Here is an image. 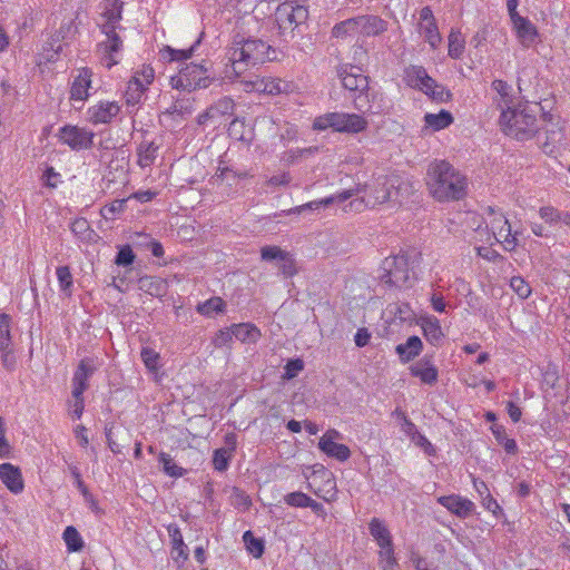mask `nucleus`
<instances>
[{
  "instance_id": "obj_64",
  "label": "nucleus",
  "mask_w": 570,
  "mask_h": 570,
  "mask_svg": "<svg viewBox=\"0 0 570 570\" xmlns=\"http://www.w3.org/2000/svg\"><path fill=\"white\" fill-rule=\"evenodd\" d=\"M68 470L73 478L75 487L81 492L82 497H88L89 490L81 479V473H80V470L78 469V466L75 464H69Z\"/></svg>"
},
{
  "instance_id": "obj_62",
  "label": "nucleus",
  "mask_w": 570,
  "mask_h": 570,
  "mask_svg": "<svg viewBox=\"0 0 570 570\" xmlns=\"http://www.w3.org/2000/svg\"><path fill=\"white\" fill-rule=\"evenodd\" d=\"M210 108L214 115H228L234 110V102L230 98L224 97L210 106Z\"/></svg>"
},
{
  "instance_id": "obj_25",
  "label": "nucleus",
  "mask_w": 570,
  "mask_h": 570,
  "mask_svg": "<svg viewBox=\"0 0 570 570\" xmlns=\"http://www.w3.org/2000/svg\"><path fill=\"white\" fill-rule=\"evenodd\" d=\"M0 480L13 493H20L23 490V481L20 470L11 463L0 464Z\"/></svg>"
},
{
  "instance_id": "obj_15",
  "label": "nucleus",
  "mask_w": 570,
  "mask_h": 570,
  "mask_svg": "<svg viewBox=\"0 0 570 570\" xmlns=\"http://www.w3.org/2000/svg\"><path fill=\"white\" fill-rule=\"evenodd\" d=\"M104 33L106 35V40L98 45V52L100 53L101 65L110 69L120 61L122 39L117 31Z\"/></svg>"
},
{
  "instance_id": "obj_33",
  "label": "nucleus",
  "mask_w": 570,
  "mask_h": 570,
  "mask_svg": "<svg viewBox=\"0 0 570 570\" xmlns=\"http://www.w3.org/2000/svg\"><path fill=\"white\" fill-rule=\"evenodd\" d=\"M492 89L499 95V98L495 99V105L498 109L503 111V109H508V107H512L515 104L510 95L511 86L501 79H495L492 82Z\"/></svg>"
},
{
  "instance_id": "obj_48",
  "label": "nucleus",
  "mask_w": 570,
  "mask_h": 570,
  "mask_svg": "<svg viewBox=\"0 0 570 570\" xmlns=\"http://www.w3.org/2000/svg\"><path fill=\"white\" fill-rule=\"evenodd\" d=\"M380 567L382 570H397L399 564L394 557L393 546L380 549Z\"/></svg>"
},
{
  "instance_id": "obj_22",
  "label": "nucleus",
  "mask_w": 570,
  "mask_h": 570,
  "mask_svg": "<svg viewBox=\"0 0 570 570\" xmlns=\"http://www.w3.org/2000/svg\"><path fill=\"white\" fill-rule=\"evenodd\" d=\"M410 373L414 377H419L422 383L433 385L439 377V371L434 366L431 357L424 356L420 361L410 366Z\"/></svg>"
},
{
  "instance_id": "obj_13",
  "label": "nucleus",
  "mask_w": 570,
  "mask_h": 570,
  "mask_svg": "<svg viewBox=\"0 0 570 570\" xmlns=\"http://www.w3.org/2000/svg\"><path fill=\"white\" fill-rule=\"evenodd\" d=\"M337 77L342 86L350 91L351 98L354 95L362 94L370 85L368 77L365 76L358 67L352 65H342L337 68Z\"/></svg>"
},
{
  "instance_id": "obj_53",
  "label": "nucleus",
  "mask_w": 570,
  "mask_h": 570,
  "mask_svg": "<svg viewBox=\"0 0 570 570\" xmlns=\"http://www.w3.org/2000/svg\"><path fill=\"white\" fill-rule=\"evenodd\" d=\"M562 214L563 210H559L552 206H543L539 209V216L551 226L560 224Z\"/></svg>"
},
{
  "instance_id": "obj_61",
  "label": "nucleus",
  "mask_w": 570,
  "mask_h": 570,
  "mask_svg": "<svg viewBox=\"0 0 570 570\" xmlns=\"http://www.w3.org/2000/svg\"><path fill=\"white\" fill-rule=\"evenodd\" d=\"M154 78L155 71L150 66H142V68L132 76V79H137L146 88L154 81Z\"/></svg>"
},
{
  "instance_id": "obj_60",
  "label": "nucleus",
  "mask_w": 570,
  "mask_h": 570,
  "mask_svg": "<svg viewBox=\"0 0 570 570\" xmlns=\"http://www.w3.org/2000/svg\"><path fill=\"white\" fill-rule=\"evenodd\" d=\"M278 268L286 277L293 276L296 273L295 261L289 253L286 252L284 257L279 259Z\"/></svg>"
},
{
  "instance_id": "obj_18",
  "label": "nucleus",
  "mask_w": 570,
  "mask_h": 570,
  "mask_svg": "<svg viewBox=\"0 0 570 570\" xmlns=\"http://www.w3.org/2000/svg\"><path fill=\"white\" fill-rule=\"evenodd\" d=\"M101 6V17L104 19V21L100 23L101 31H116L118 28H120L119 22L122 19L124 2L121 0H104Z\"/></svg>"
},
{
  "instance_id": "obj_10",
  "label": "nucleus",
  "mask_w": 570,
  "mask_h": 570,
  "mask_svg": "<svg viewBox=\"0 0 570 570\" xmlns=\"http://www.w3.org/2000/svg\"><path fill=\"white\" fill-rule=\"evenodd\" d=\"M353 106L362 115L386 114L391 108V104L384 95L379 90L371 88L370 85L362 94L353 96Z\"/></svg>"
},
{
  "instance_id": "obj_17",
  "label": "nucleus",
  "mask_w": 570,
  "mask_h": 570,
  "mask_svg": "<svg viewBox=\"0 0 570 570\" xmlns=\"http://www.w3.org/2000/svg\"><path fill=\"white\" fill-rule=\"evenodd\" d=\"M419 33L430 45L432 49H436L442 41L439 28L430 7H423L420 10V22L417 26Z\"/></svg>"
},
{
  "instance_id": "obj_38",
  "label": "nucleus",
  "mask_w": 570,
  "mask_h": 570,
  "mask_svg": "<svg viewBox=\"0 0 570 570\" xmlns=\"http://www.w3.org/2000/svg\"><path fill=\"white\" fill-rule=\"evenodd\" d=\"M355 35H358L356 17L341 21L332 28V36L337 39H344Z\"/></svg>"
},
{
  "instance_id": "obj_51",
  "label": "nucleus",
  "mask_w": 570,
  "mask_h": 570,
  "mask_svg": "<svg viewBox=\"0 0 570 570\" xmlns=\"http://www.w3.org/2000/svg\"><path fill=\"white\" fill-rule=\"evenodd\" d=\"M141 360L145 366L153 372H156L159 368V358L160 355L158 352L150 347H142L140 352Z\"/></svg>"
},
{
  "instance_id": "obj_37",
  "label": "nucleus",
  "mask_w": 570,
  "mask_h": 570,
  "mask_svg": "<svg viewBox=\"0 0 570 570\" xmlns=\"http://www.w3.org/2000/svg\"><path fill=\"white\" fill-rule=\"evenodd\" d=\"M204 33L202 32L197 40L187 49H174L171 47H166L165 51L168 53V58L170 61H186L194 56L197 48L202 43Z\"/></svg>"
},
{
  "instance_id": "obj_58",
  "label": "nucleus",
  "mask_w": 570,
  "mask_h": 570,
  "mask_svg": "<svg viewBox=\"0 0 570 570\" xmlns=\"http://www.w3.org/2000/svg\"><path fill=\"white\" fill-rule=\"evenodd\" d=\"M233 337L234 331L232 325L230 327L219 330L213 338V344L215 347H223L228 345L233 341Z\"/></svg>"
},
{
  "instance_id": "obj_6",
  "label": "nucleus",
  "mask_w": 570,
  "mask_h": 570,
  "mask_svg": "<svg viewBox=\"0 0 570 570\" xmlns=\"http://www.w3.org/2000/svg\"><path fill=\"white\" fill-rule=\"evenodd\" d=\"M214 78L205 63H185L178 75L170 78V85L175 89L188 92L197 89H205L210 86Z\"/></svg>"
},
{
  "instance_id": "obj_24",
  "label": "nucleus",
  "mask_w": 570,
  "mask_h": 570,
  "mask_svg": "<svg viewBox=\"0 0 570 570\" xmlns=\"http://www.w3.org/2000/svg\"><path fill=\"white\" fill-rule=\"evenodd\" d=\"M356 20L361 36L374 37L387 29V22L377 16H358Z\"/></svg>"
},
{
  "instance_id": "obj_26",
  "label": "nucleus",
  "mask_w": 570,
  "mask_h": 570,
  "mask_svg": "<svg viewBox=\"0 0 570 570\" xmlns=\"http://www.w3.org/2000/svg\"><path fill=\"white\" fill-rule=\"evenodd\" d=\"M194 110L195 99L184 96L176 98L173 105L164 111V115L171 117L174 120H183L189 117Z\"/></svg>"
},
{
  "instance_id": "obj_19",
  "label": "nucleus",
  "mask_w": 570,
  "mask_h": 570,
  "mask_svg": "<svg viewBox=\"0 0 570 570\" xmlns=\"http://www.w3.org/2000/svg\"><path fill=\"white\" fill-rule=\"evenodd\" d=\"M438 503L461 519H465L471 515L475 509V505L471 500L458 494L439 497Z\"/></svg>"
},
{
  "instance_id": "obj_8",
  "label": "nucleus",
  "mask_w": 570,
  "mask_h": 570,
  "mask_svg": "<svg viewBox=\"0 0 570 570\" xmlns=\"http://www.w3.org/2000/svg\"><path fill=\"white\" fill-rule=\"evenodd\" d=\"M405 78L411 87L423 91L435 101L445 102L451 98L450 91L431 78L422 66L407 67Z\"/></svg>"
},
{
  "instance_id": "obj_34",
  "label": "nucleus",
  "mask_w": 570,
  "mask_h": 570,
  "mask_svg": "<svg viewBox=\"0 0 570 570\" xmlns=\"http://www.w3.org/2000/svg\"><path fill=\"white\" fill-rule=\"evenodd\" d=\"M318 449L326 455L334 458L341 462L348 460L351 456V451L348 446L342 443H336L334 441L318 442Z\"/></svg>"
},
{
  "instance_id": "obj_12",
  "label": "nucleus",
  "mask_w": 570,
  "mask_h": 570,
  "mask_svg": "<svg viewBox=\"0 0 570 570\" xmlns=\"http://www.w3.org/2000/svg\"><path fill=\"white\" fill-rule=\"evenodd\" d=\"M121 105L118 101L100 100L87 109V120L94 126L109 125L121 114Z\"/></svg>"
},
{
  "instance_id": "obj_55",
  "label": "nucleus",
  "mask_w": 570,
  "mask_h": 570,
  "mask_svg": "<svg viewBox=\"0 0 570 570\" xmlns=\"http://www.w3.org/2000/svg\"><path fill=\"white\" fill-rule=\"evenodd\" d=\"M135 254L129 245H125L119 248L116 258L115 264L118 266H129L135 262Z\"/></svg>"
},
{
  "instance_id": "obj_23",
  "label": "nucleus",
  "mask_w": 570,
  "mask_h": 570,
  "mask_svg": "<svg viewBox=\"0 0 570 570\" xmlns=\"http://www.w3.org/2000/svg\"><path fill=\"white\" fill-rule=\"evenodd\" d=\"M511 22L513 30L523 47H530L535 42L538 31L535 26L528 18L520 17Z\"/></svg>"
},
{
  "instance_id": "obj_43",
  "label": "nucleus",
  "mask_w": 570,
  "mask_h": 570,
  "mask_svg": "<svg viewBox=\"0 0 570 570\" xmlns=\"http://www.w3.org/2000/svg\"><path fill=\"white\" fill-rule=\"evenodd\" d=\"M387 311L400 322H411L414 317V312L407 303H392Z\"/></svg>"
},
{
  "instance_id": "obj_11",
  "label": "nucleus",
  "mask_w": 570,
  "mask_h": 570,
  "mask_svg": "<svg viewBox=\"0 0 570 570\" xmlns=\"http://www.w3.org/2000/svg\"><path fill=\"white\" fill-rule=\"evenodd\" d=\"M308 19V10L305 6L287 1L277 7L276 21L283 32L291 30L292 32L305 23Z\"/></svg>"
},
{
  "instance_id": "obj_47",
  "label": "nucleus",
  "mask_w": 570,
  "mask_h": 570,
  "mask_svg": "<svg viewBox=\"0 0 570 570\" xmlns=\"http://www.w3.org/2000/svg\"><path fill=\"white\" fill-rule=\"evenodd\" d=\"M243 540H244L249 553H252L255 558H261L263 556L264 542H263V540L254 537L252 531H246L243 534Z\"/></svg>"
},
{
  "instance_id": "obj_9",
  "label": "nucleus",
  "mask_w": 570,
  "mask_h": 570,
  "mask_svg": "<svg viewBox=\"0 0 570 570\" xmlns=\"http://www.w3.org/2000/svg\"><path fill=\"white\" fill-rule=\"evenodd\" d=\"M403 189L407 190V186L403 187L397 176L379 177L373 185L362 187V191L367 193L366 203L370 206L384 204L389 200L401 203L402 200L397 196Z\"/></svg>"
},
{
  "instance_id": "obj_52",
  "label": "nucleus",
  "mask_w": 570,
  "mask_h": 570,
  "mask_svg": "<svg viewBox=\"0 0 570 570\" xmlns=\"http://www.w3.org/2000/svg\"><path fill=\"white\" fill-rule=\"evenodd\" d=\"M334 204V198H322V199H316V200H312L309 203H306L304 205H301V206H296L294 208H292L288 213L289 214H301L303 213L305 209H309V210H320L321 208L323 207H327L330 205Z\"/></svg>"
},
{
  "instance_id": "obj_50",
  "label": "nucleus",
  "mask_w": 570,
  "mask_h": 570,
  "mask_svg": "<svg viewBox=\"0 0 570 570\" xmlns=\"http://www.w3.org/2000/svg\"><path fill=\"white\" fill-rule=\"evenodd\" d=\"M126 208V199H115L110 204L105 205L100 214L105 219H114L117 215L122 213Z\"/></svg>"
},
{
  "instance_id": "obj_36",
  "label": "nucleus",
  "mask_w": 570,
  "mask_h": 570,
  "mask_svg": "<svg viewBox=\"0 0 570 570\" xmlns=\"http://www.w3.org/2000/svg\"><path fill=\"white\" fill-rule=\"evenodd\" d=\"M147 90L137 79H130L127 83V88L124 95L126 105L128 107H135L141 102V98Z\"/></svg>"
},
{
  "instance_id": "obj_49",
  "label": "nucleus",
  "mask_w": 570,
  "mask_h": 570,
  "mask_svg": "<svg viewBox=\"0 0 570 570\" xmlns=\"http://www.w3.org/2000/svg\"><path fill=\"white\" fill-rule=\"evenodd\" d=\"M11 317L8 314H0V348L11 346Z\"/></svg>"
},
{
  "instance_id": "obj_30",
  "label": "nucleus",
  "mask_w": 570,
  "mask_h": 570,
  "mask_svg": "<svg viewBox=\"0 0 570 570\" xmlns=\"http://www.w3.org/2000/svg\"><path fill=\"white\" fill-rule=\"evenodd\" d=\"M168 535L171 540L173 544V553H176L174 556V560L181 559L183 561H186L188 559V548L184 542L181 531L179 527L176 523H170L167 527Z\"/></svg>"
},
{
  "instance_id": "obj_46",
  "label": "nucleus",
  "mask_w": 570,
  "mask_h": 570,
  "mask_svg": "<svg viewBox=\"0 0 570 570\" xmlns=\"http://www.w3.org/2000/svg\"><path fill=\"white\" fill-rule=\"evenodd\" d=\"M233 454L224 449H216L213 453V466L218 472H225L229 468Z\"/></svg>"
},
{
  "instance_id": "obj_35",
  "label": "nucleus",
  "mask_w": 570,
  "mask_h": 570,
  "mask_svg": "<svg viewBox=\"0 0 570 570\" xmlns=\"http://www.w3.org/2000/svg\"><path fill=\"white\" fill-rule=\"evenodd\" d=\"M226 309V303L222 297L213 296L209 299L199 303L196 311L204 316L212 317L215 314H222Z\"/></svg>"
},
{
  "instance_id": "obj_2",
  "label": "nucleus",
  "mask_w": 570,
  "mask_h": 570,
  "mask_svg": "<svg viewBox=\"0 0 570 570\" xmlns=\"http://www.w3.org/2000/svg\"><path fill=\"white\" fill-rule=\"evenodd\" d=\"M228 57L234 72L240 75L249 67L276 60L277 52L261 39L237 35L228 49Z\"/></svg>"
},
{
  "instance_id": "obj_28",
  "label": "nucleus",
  "mask_w": 570,
  "mask_h": 570,
  "mask_svg": "<svg viewBox=\"0 0 570 570\" xmlns=\"http://www.w3.org/2000/svg\"><path fill=\"white\" fill-rule=\"evenodd\" d=\"M423 344L419 336H410L405 343L399 344L395 352L402 363H407L419 356L422 352Z\"/></svg>"
},
{
  "instance_id": "obj_45",
  "label": "nucleus",
  "mask_w": 570,
  "mask_h": 570,
  "mask_svg": "<svg viewBox=\"0 0 570 570\" xmlns=\"http://www.w3.org/2000/svg\"><path fill=\"white\" fill-rule=\"evenodd\" d=\"M56 275L59 282L60 291L66 295H71L73 279L70 268L68 266H59L56 269Z\"/></svg>"
},
{
  "instance_id": "obj_57",
  "label": "nucleus",
  "mask_w": 570,
  "mask_h": 570,
  "mask_svg": "<svg viewBox=\"0 0 570 570\" xmlns=\"http://www.w3.org/2000/svg\"><path fill=\"white\" fill-rule=\"evenodd\" d=\"M510 286L521 298H527L531 294L529 284L521 276H513Z\"/></svg>"
},
{
  "instance_id": "obj_3",
  "label": "nucleus",
  "mask_w": 570,
  "mask_h": 570,
  "mask_svg": "<svg viewBox=\"0 0 570 570\" xmlns=\"http://www.w3.org/2000/svg\"><path fill=\"white\" fill-rule=\"evenodd\" d=\"M501 130L518 140L530 139L538 130L537 107L518 104L503 109L499 118Z\"/></svg>"
},
{
  "instance_id": "obj_41",
  "label": "nucleus",
  "mask_w": 570,
  "mask_h": 570,
  "mask_svg": "<svg viewBox=\"0 0 570 570\" xmlns=\"http://www.w3.org/2000/svg\"><path fill=\"white\" fill-rule=\"evenodd\" d=\"M158 461L163 465V471L171 478H181L187 473V470L177 465L168 453L160 452Z\"/></svg>"
},
{
  "instance_id": "obj_7",
  "label": "nucleus",
  "mask_w": 570,
  "mask_h": 570,
  "mask_svg": "<svg viewBox=\"0 0 570 570\" xmlns=\"http://www.w3.org/2000/svg\"><path fill=\"white\" fill-rule=\"evenodd\" d=\"M483 219L497 242L501 243L505 250H513L519 245V232L512 233L511 225L504 214L495 207L487 206L483 209Z\"/></svg>"
},
{
  "instance_id": "obj_29",
  "label": "nucleus",
  "mask_w": 570,
  "mask_h": 570,
  "mask_svg": "<svg viewBox=\"0 0 570 570\" xmlns=\"http://www.w3.org/2000/svg\"><path fill=\"white\" fill-rule=\"evenodd\" d=\"M63 45L60 41L59 35L51 36L42 46L39 53V63H50L58 60Z\"/></svg>"
},
{
  "instance_id": "obj_56",
  "label": "nucleus",
  "mask_w": 570,
  "mask_h": 570,
  "mask_svg": "<svg viewBox=\"0 0 570 570\" xmlns=\"http://www.w3.org/2000/svg\"><path fill=\"white\" fill-rule=\"evenodd\" d=\"M309 497L301 491L288 493L284 497L286 504L295 508H307Z\"/></svg>"
},
{
  "instance_id": "obj_39",
  "label": "nucleus",
  "mask_w": 570,
  "mask_h": 570,
  "mask_svg": "<svg viewBox=\"0 0 570 570\" xmlns=\"http://www.w3.org/2000/svg\"><path fill=\"white\" fill-rule=\"evenodd\" d=\"M424 121L433 130H441L453 122V117L449 111L441 110L439 114H425Z\"/></svg>"
},
{
  "instance_id": "obj_20",
  "label": "nucleus",
  "mask_w": 570,
  "mask_h": 570,
  "mask_svg": "<svg viewBox=\"0 0 570 570\" xmlns=\"http://www.w3.org/2000/svg\"><path fill=\"white\" fill-rule=\"evenodd\" d=\"M92 70L89 68L78 69V75L75 77L70 88V100L81 101L88 99L90 96Z\"/></svg>"
},
{
  "instance_id": "obj_5",
  "label": "nucleus",
  "mask_w": 570,
  "mask_h": 570,
  "mask_svg": "<svg viewBox=\"0 0 570 570\" xmlns=\"http://www.w3.org/2000/svg\"><path fill=\"white\" fill-rule=\"evenodd\" d=\"M367 120L358 114L326 112L317 116L313 121V129L324 131L332 129L336 132L358 134L367 128Z\"/></svg>"
},
{
  "instance_id": "obj_21",
  "label": "nucleus",
  "mask_w": 570,
  "mask_h": 570,
  "mask_svg": "<svg viewBox=\"0 0 570 570\" xmlns=\"http://www.w3.org/2000/svg\"><path fill=\"white\" fill-rule=\"evenodd\" d=\"M250 85L253 91L271 96L289 92L292 87L291 82L273 77L258 78Z\"/></svg>"
},
{
  "instance_id": "obj_44",
  "label": "nucleus",
  "mask_w": 570,
  "mask_h": 570,
  "mask_svg": "<svg viewBox=\"0 0 570 570\" xmlns=\"http://www.w3.org/2000/svg\"><path fill=\"white\" fill-rule=\"evenodd\" d=\"M546 132L547 141L544 146L546 148L551 147L550 151L564 145L566 136L561 127L556 128V125H551V128H547Z\"/></svg>"
},
{
  "instance_id": "obj_16",
  "label": "nucleus",
  "mask_w": 570,
  "mask_h": 570,
  "mask_svg": "<svg viewBox=\"0 0 570 570\" xmlns=\"http://www.w3.org/2000/svg\"><path fill=\"white\" fill-rule=\"evenodd\" d=\"M97 371V364L94 358H82L71 380V397H83V392L89 387V379Z\"/></svg>"
},
{
  "instance_id": "obj_14",
  "label": "nucleus",
  "mask_w": 570,
  "mask_h": 570,
  "mask_svg": "<svg viewBox=\"0 0 570 570\" xmlns=\"http://www.w3.org/2000/svg\"><path fill=\"white\" fill-rule=\"evenodd\" d=\"M58 137L72 150H82L92 146L95 134L86 128L66 125L59 129Z\"/></svg>"
},
{
  "instance_id": "obj_40",
  "label": "nucleus",
  "mask_w": 570,
  "mask_h": 570,
  "mask_svg": "<svg viewBox=\"0 0 570 570\" xmlns=\"http://www.w3.org/2000/svg\"><path fill=\"white\" fill-rule=\"evenodd\" d=\"M465 40L458 29H452L449 35V56L459 59L464 52Z\"/></svg>"
},
{
  "instance_id": "obj_31",
  "label": "nucleus",
  "mask_w": 570,
  "mask_h": 570,
  "mask_svg": "<svg viewBox=\"0 0 570 570\" xmlns=\"http://www.w3.org/2000/svg\"><path fill=\"white\" fill-rule=\"evenodd\" d=\"M233 331L234 337L246 344H255L262 336L261 330L252 323L234 324Z\"/></svg>"
},
{
  "instance_id": "obj_1",
  "label": "nucleus",
  "mask_w": 570,
  "mask_h": 570,
  "mask_svg": "<svg viewBox=\"0 0 570 570\" xmlns=\"http://www.w3.org/2000/svg\"><path fill=\"white\" fill-rule=\"evenodd\" d=\"M428 178L431 194L440 202L459 200L466 194V178L448 161L431 164Z\"/></svg>"
},
{
  "instance_id": "obj_63",
  "label": "nucleus",
  "mask_w": 570,
  "mask_h": 570,
  "mask_svg": "<svg viewBox=\"0 0 570 570\" xmlns=\"http://www.w3.org/2000/svg\"><path fill=\"white\" fill-rule=\"evenodd\" d=\"M69 414L72 419L79 420L85 410V399L83 397H71L67 402Z\"/></svg>"
},
{
  "instance_id": "obj_4",
  "label": "nucleus",
  "mask_w": 570,
  "mask_h": 570,
  "mask_svg": "<svg viewBox=\"0 0 570 570\" xmlns=\"http://www.w3.org/2000/svg\"><path fill=\"white\" fill-rule=\"evenodd\" d=\"M416 250L400 252L397 255L386 257L382 263L380 276L384 284L395 287L406 286L410 281L411 266L419 257Z\"/></svg>"
},
{
  "instance_id": "obj_54",
  "label": "nucleus",
  "mask_w": 570,
  "mask_h": 570,
  "mask_svg": "<svg viewBox=\"0 0 570 570\" xmlns=\"http://www.w3.org/2000/svg\"><path fill=\"white\" fill-rule=\"evenodd\" d=\"M232 503L235 508L246 511L252 505V499L245 491L234 488L232 492Z\"/></svg>"
},
{
  "instance_id": "obj_42",
  "label": "nucleus",
  "mask_w": 570,
  "mask_h": 570,
  "mask_svg": "<svg viewBox=\"0 0 570 570\" xmlns=\"http://www.w3.org/2000/svg\"><path fill=\"white\" fill-rule=\"evenodd\" d=\"M62 538L70 552H78L83 548V540L78 530L72 525L65 529Z\"/></svg>"
},
{
  "instance_id": "obj_59",
  "label": "nucleus",
  "mask_w": 570,
  "mask_h": 570,
  "mask_svg": "<svg viewBox=\"0 0 570 570\" xmlns=\"http://www.w3.org/2000/svg\"><path fill=\"white\" fill-rule=\"evenodd\" d=\"M285 250L281 249L278 246H264L261 249V256L263 261L272 262L276 261L277 263L285 255Z\"/></svg>"
},
{
  "instance_id": "obj_32",
  "label": "nucleus",
  "mask_w": 570,
  "mask_h": 570,
  "mask_svg": "<svg viewBox=\"0 0 570 570\" xmlns=\"http://www.w3.org/2000/svg\"><path fill=\"white\" fill-rule=\"evenodd\" d=\"M368 530L380 549L393 546L392 535L382 520L373 518L368 524Z\"/></svg>"
},
{
  "instance_id": "obj_27",
  "label": "nucleus",
  "mask_w": 570,
  "mask_h": 570,
  "mask_svg": "<svg viewBox=\"0 0 570 570\" xmlns=\"http://www.w3.org/2000/svg\"><path fill=\"white\" fill-rule=\"evenodd\" d=\"M421 327L423 330L424 337L432 345H440L444 338V333L441 328L440 321L433 316H422L421 317Z\"/></svg>"
}]
</instances>
